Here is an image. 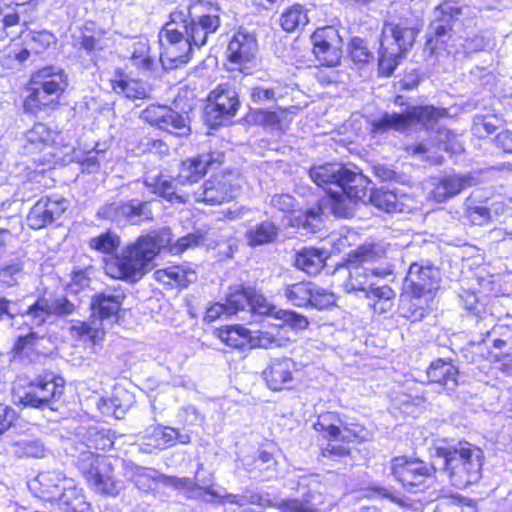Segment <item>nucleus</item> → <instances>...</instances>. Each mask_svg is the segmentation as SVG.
Masks as SVG:
<instances>
[{
	"instance_id": "obj_1",
	"label": "nucleus",
	"mask_w": 512,
	"mask_h": 512,
	"mask_svg": "<svg viewBox=\"0 0 512 512\" xmlns=\"http://www.w3.org/2000/svg\"><path fill=\"white\" fill-rule=\"evenodd\" d=\"M170 21L159 33L164 51L160 60L165 69L186 64L194 48L207 43L220 27L219 9L210 3L196 0L187 7L170 13Z\"/></svg>"
},
{
	"instance_id": "obj_2",
	"label": "nucleus",
	"mask_w": 512,
	"mask_h": 512,
	"mask_svg": "<svg viewBox=\"0 0 512 512\" xmlns=\"http://www.w3.org/2000/svg\"><path fill=\"white\" fill-rule=\"evenodd\" d=\"M171 241L170 228H161L141 235L124 247L121 253L105 262V272L114 279L138 281L148 271L161 249L169 246L170 253L180 254L188 248L203 244L204 235L196 232L180 237L174 244H171Z\"/></svg>"
},
{
	"instance_id": "obj_3",
	"label": "nucleus",
	"mask_w": 512,
	"mask_h": 512,
	"mask_svg": "<svg viewBox=\"0 0 512 512\" xmlns=\"http://www.w3.org/2000/svg\"><path fill=\"white\" fill-rule=\"evenodd\" d=\"M309 176L334 200V214L340 217L351 215L352 205L367 195L368 178L341 163L315 165L310 168Z\"/></svg>"
},
{
	"instance_id": "obj_4",
	"label": "nucleus",
	"mask_w": 512,
	"mask_h": 512,
	"mask_svg": "<svg viewBox=\"0 0 512 512\" xmlns=\"http://www.w3.org/2000/svg\"><path fill=\"white\" fill-rule=\"evenodd\" d=\"M484 462V452L474 444L459 441L435 450V465L454 487L466 488L478 482Z\"/></svg>"
},
{
	"instance_id": "obj_5",
	"label": "nucleus",
	"mask_w": 512,
	"mask_h": 512,
	"mask_svg": "<svg viewBox=\"0 0 512 512\" xmlns=\"http://www.w3.org/2000/svg\"><path fill=\"white\" fill-rule=\"evenodd\" d=\"M421 27V19L411 12L384 26L378 57L380 75L389 77L393 74L400 60L413 46Z\"/></svg>"
},
{
	"instance_id": "obj_6",
	"label": "nucleus",
	"mask_w": 512,
	"mask_h": 512,
	"mask_svg": "<svg viewBox=\"0 0 512 512\" xmlns=\"http://www.w3.org/2000/svg\"><path fill=\"white\" fill-rule=\"evenodd\" d=\"M76 305L65 295H44L21 311L17 303L6 298H0V322L8 326H14V320L21 316L24 322L31 328H40L52 325L58 318L72 315L76 311Z\"/></svg>"
},
{
	"instance_id": "obj_7",
	"label": "nucleus",
	"mask_w": 512,
	"mask_h": 512,
	"mask_svg": "<svg viewBox=\"0 0 512 512\" xmlns=\"http://www.w3.org/2000/svg\"><path fill=\"white\" fill-rule=\"evenodd\" d=\"M386 258L385 249L379 244H364L348 254V277L343 287L348 293L361 292L365 296L374 282L373 277L386 278L393 275L395 266L392 263L380 262Z\"/></svg>"
},
{
	"instance_id": "obj_8",
	"label": "nucleus",
	"mask_w": 512,
	"mask_h": 512,
	"mask_svg": "<svg viewBox=\"0 0 512 512\" xmlns=\"http://www.w3.org/2000/svg\"><path fill=\"white\" fill-rule=\"evenodd\" d=\"M447 116V110L432 105L408 106L404 113L385 112L381 117L372 121L373 133H385L389 130L406 131L414 125L431 130L438 120Z\"/></svg>"
},
{
	"instance_id": "obj_9",
	"label": "nucleus",
	"mask_w": 512,
	"mask_h": 512,
	"mask_svg": "<svg viewBox=\"0 0 512 512\" xmlns=\"http://www.w3.org/2000/svg\"><path fill=\"white\" fill-rule=\"evenodd\" d=\"M77 466L89 487L96 493L112 497L120 493V482L114 479L106 457L93 451H83L78 456Z\"/></svg>"
},
{
	"instance_id": "obj_10",
	"label": "nucleus",
	"mask_w": 512,
	"mask_h": 512,
	"mask_svg": "<svg viewBox=\"0 0 512 512\" xmlns=\"http://www.w3.org/2000/svg\"><path fill=\"white\" fill-rule=\"evenodd\" d=\"M461 15V8L454 1H445L433 11L426 33L425 52L432 56L441 50L452 53L448 42L452 38L453 24Z\"/></svg>"
},
{
	"instance_id": "obj_11",
	"label": "nucleus",
	"mask_w": 512,
	"mask_h": 512,
	"mask_svg": "<svg viewBox=\"0 0 512 512\" xmlns=\"http://www.w3.org/2000/svg\"><path fill=\"white\" fill-rule=\"evenodd\" d=\"M390 469L394 478L410 493L423 492L428 488L434 472L438 471L435 460L428 464L406 456L392 459Z\"/></svg>"
},
{
	"instance_id": "obj_12",
	"label": "nucleus",
	"mask_w": 512,
	"mask_h": 512,
	"mask_svg": "<svg viewBox=\"0 0 512 512\" xmlns=\"http://www.w3.org/2000/svg\"><path fill=\"white\" fill-rule=\"evenodd\" d=\"M240 106L238 93L230 83H221L209 93L204 119L211 128L230 123Z\"/></svg>"
},
{
	"instance_id": "obj_13",
	"label": "nucleus",
	"mask_w": 512,
	"mask_h": 512,
	"mask_svg": "<svg viewBox=\"0 0 512 512\" xmlns=\"http://www.w3.org/2000/svg\"><path fill=\"white\" fill-rule=\"evenodd\" d=\"M64 379L55 376L53 373H46L31 381L22 395H19V402L25 407L53 410V401L60 398L64 393Z\"/></svg>"
},
{
	"instance_id": "obj_14",
	"label": "nucleus",
	"mask_w": 512,
	"mask_h": 512,
	"mask_svg": "<svg viewBox=\"0 0 512 512\" xmlns=\"http://www.w3.org/2000/svg\"><path fill=\"white\" fill-rule=\"evenodd\" d=\"M140 118L150 125L178 137H187L191 134L188 116L166 105L151 104L141 112Z\"/></svg>"
},
{
	"instance_id": "obj_15",
	"label": "nucleus",
	"mask_w": 512,
	"mask_h": 512,
	"mask_svg": "<svg viewBox=\"0 0 512 512\" xmlns=\"http://www.w3.org/2000/svg\"><path fill=\"white\" fill-rule=\"evenodd\" d=\"M238 189L239 185L234 173L214 174L198 190L193 191V197L196 202L218 205L234 198Z\"/></svg>"
},
{
	"instance_id": "obj_16",
	"label": "nucleus",
	"mask_w": 512,
	"mask_h": 512,
	"mask_svg": "<svg viewBox=\"0 0 512 512\" xmlns=\"http://www.w3.org/2000/svg\"><path fill=\"white\" fill-rule=\"evenodd\" d=\"M311 39L313 53L322 66L335 67L340 63L342 39L335 27L318 28Z\"/></svg>"
},
{
	"instance_id": "obj_17",
	"label": "nucleus",
	"mask_w": 512,
	"mask_h": 512,
	"mask_svg": "<svg viewBox=\"0 0 512 512\" xmlns=\"http://www.w3.org/2000/svg\"><path fill=\"white\" fill-rule=\"evenodd\" d=\"M441 281V274L438 267H436L430 260L422 259L410 264L405 281L404 287L413 289L414 291H422V293H429L434 295L438 290Z\"/></svg>"
},
{
	"instance_id": "obj_18",
	"label": "nucleus",
	"mask_w": 512,
	"mask_h": 512,
	"mask_svg": "<svg viewBox=\"0 0 512 512\" xmlns=\"http://www.w3.org/2000/svg\"><path fill=\"white\" fill-rule=\"evenodd\" d=\"M314 428L318 432L325 433V437L331 440H341L346 443L365 438L364 428L361 425L343 423L334 412L320 415L314 424Z\"/></svg>"
},
{
	"instance_id": "obj_19",
	"label": "nucleus",
	"mask_w": 512,
	"mask_h": 512,
	"mask_svg": "<svg viewBox=\"0 0 512 512\" xmlns=\"http://www.w3.org/2000/svg\"><path fill=\"white\" fill-rule=\"evenodd\" d=\"M68 205V200L63 197L41 198L28 213L27 225L34 230L44 228L59 219L67 210Z\"/></svg>"
},
{
	"instance_id": "obj_20",
	"label": "nucleus",
	"mask_w": 512,
	"mask_h": 512,
	"mask_svg": "<svg viewBox=\"0 0 512 512\" xmlns=\"http://www.w3.org/2000/svg\"><path fill=\"white\" fill-rule=\"evenodd\" d=\"M162 484L166 487H171L177 491H184L188 499L203 500L206 503H224L225 495L216 491L209 482L203 484L196 483L193 479L188 477H177L162 475L159 477Z\"/></svg>"
},
{
	"instance_id": "obj_21",
	"label": "nucleus",
	"mask_w": 512,
	"mask_h": 512,
	"mask_svg": "<svg viewBox=\"0 0 512 512\" xmlns=\"http://www.w3.org/2000/svg\"><path fill=\"white\" fill-rule=\"evenodd\" d=\"M225 154L221 151L202 153L182 162L178 174V181L182 184L196 183L209 170L217 169L224 162Z\"/></svg>"
},
{
	"instance_id": "obj_22",
	"label": "nucleus",
	"mask_w": 512,
	"mask_h": 512,
	"mask_svg": "<svg viewBox=\"0 0 512 512\" xmlns=\"http://www.w3.org/2000/svg\"><path fill=\"white\" fill-rule=\"evenodd\" d=\"M126 298L120 286L107 287L95 293L90 302L92 315L102 324V321L117 317Z\"/></svg>"
},
{
	"instance_id": "obj_23",
	"label": "nucleus",
	"mask_w": 512,
	"mask_h": 512,
	"mask_svg": "<svg viewBox=\"0 0 512 512\" xmlns=\"http://www.w3.org/2000/svg\"><path fill=\"white\" fill-rule=\"evenodd\" d=\"M258 45L256 38L247 31H237L227 46V56L231 64L239 70H244L256 56Z\"/></svg>"
},
{
	"instance_id": "obj_24",
	"label": "nucleus",
	"mask_w": 512,
	"mask_h": 512,
	"mask_svg": "<svg viewBox=\"0 0 512 512\" xmlns=\"http://www.w3.org/2000/svg\"><path fill=\"white\" fill-rule=\"evenodd\" d=\"M472 185L473 178L469 174H446L433 179L431 196L436 202L442 203Z\"/></svg>"
},
{
	"instance_id": "obj_25",
	"label": "nucleus",
	"mask_w": 512,
	"mask_h": 512,
	"mask_svg": "<svg viewBox=\"0 0 512 512\" xmlns=\"http://www.w3.org/2000/svg\"><path fill=\"white\" fill-rule=\"evenodd\" d=\"M434 295L404 287L400 296V315L412 322L421 321L429 312Z\"/></svg>"
},
{
	"instance_id": "obj_26",
	"label": "nucleus",
	"mask_w": 512,
	"mask_h": 512,
	"mask_svg": "<svg viewBox=\"0 0 512 512\" xmlns=\"http://www.w3.org/2000/svg\"><path fill=\"white\" fill-rule=\"evenodd\" d=\"M295 363L289 358L273 359L262 375L268 387L274 391L289 388L293 380Z\"/></svg>"
},
{
	"instance_id": "obj_27",
	"label": "nucleus",
	"mask_w": 512,
	"mask_h": 512,
	"mask_svg": "<svg viewBox=\"0 0 512 512\" xmlns=\"http://www.w3.org/2000/svg\"><path fill=\"white\" fill-rule=\"evenodd\" d=\"M330 252L324 248L304 247L295 253L294 265L308 275L315 276L324 268Z\"/></svg>"
},
{
	"instance_id": "obj_28",
	"label": "nucleus",
	"mask_w": 512,
	"mask_h": 512,
	"mask_svg": "<svg viewBox=\"0 0 512 512\" xmlns=\"http://www.w3.org/2000/svg\"><path fill=\"white\" fill-rule=\"evenodd\" d=\"M426 374L431 383L440 384L446 391H454L458 385L459 371L450 359L438 358L432 361Z\"/></svg>"
},
{
	"instance_id": "obj_29",
	"label": "nucleus",
	"mask_w": 512,
	"mask_h": 512,
	"mask_svg": "<svg viewBox=\"0 0 512 512\" xmlns=\"http://www.w3.org/2000/svg\"><path fill=\"white\" fill-rule=\"evenodd\" d=\"M33 85H40L54 100L59 102L68 83L63 70L56 67H45L33 76Z\"/></svg>"
},
{
	"instance_id": "obj_30",
	"label": "nucleus",
	"mask_w": 512,
	"mask_h": 512,
	"mask_svg": "<svg viewBox=\"0 0 512 512\" xmlns=\"http://www.w3.org/2000/svg\"><path fill=\"white\" fill-rule=\"evenodd\" d=\"M54 133L42 123L35 124L22 139V152L34 155L54 143Z\"/></svg>"
},
{
	"instance_id": "obj_31",
	"label": "nucleus",
	"mask_w": 512,
	"mask_h": 512,
	"mask_svg": "<svg viewBox=\"0 0 512 512\" xmlns=\"http://www.w3.org/2000/svg\"><path fill=\"white\" fill-rule=\"evenodd\" d=\"M59 102L54 100L48 92L40 85L29 84L27 96L23 103L26 113L37 116L40 112L55 107Z\"/></svg>"
},
{
	"instance_id": "obj_32",
	"label": "nucleus",
	"mask_w": 512,
	"mask_h": 512,
	"mask_svg": "<svg viewBox=\"0 0 512 512\" xmlns=\"http://www.w3.org/2000/svg\"><path fill=\"white\" fill-rule=\"evenodd\" d=\"M56 498V503L60 510L63 512H89L90 504L86 501L82 490L69 483L68 486H63L61 495L53 496Z\"/></svg>"
},
{
	"instance_id": "obj_33",
	"label": "nucleus",
	"mask_w": 512,
	"mask_h": 512,
	"mask_svg": "<svg viewBox=\"0 0 512 512\" xmlns=\"http://www.w3.org/2000/svg\"><path fill=\"white\" fill-rule=\"evenodd\" d=\"M369 299V307L377 314H384L392 310L396 292L388 285L374 283L364 296Z\"/></svg>"
},
{
	"instance_id": "obj_34",
	"label": "nucleus",
	"mask_w": 512,
	"mask_h": 512,
	"mask_svg": "<svg viewBox=\"0 0 512 512\" xmlns=\"http://www.w3.org/2000/svg\"><path fill=\"white\" fill-rule=\"evenodd\" d=\"M312 289H314V283L310 281L284 284L281 295L293 306L307 308L313 295Z\"/></svg>"
},
{
	"instance_id": "obj_35",
	"label": "nucleus",
	"mask_w": 512,
	"mask_h": 512,
	"mask_svg": "<svg viewBox=\"0 0 512 512\" xmlns=\"http://www.w3.org/2000/svg\"><path fill=\"white\" fill-rule=\"evenodd\" d=\"M35 481L40 485L42 497L51 502H55L56 498L53 496L61 495L63 486H68L71 482L56 471L42 472L36 477Z\"/></svg>"
},
{
	"instance_id": "obj_36",
	"label": "nucleus",
	"mask_w": 512,
	"mask_h": 512,
	"mask_svg": "<svg viewBox=\"0 0 512 512\" xmlns=\"http://www.w3.org/2000/svg\"><path fill=\"white\" fill-rule=\"evenodd\" d=\"M404 195H398L392 190L374 189L369 195V202L377 209L386 213L402 212L404 210Z\"/></svg>"
},
{
	"instance_id": "obj_37",
	"label": "nucleus",
	"mask_w": 512,
	"mask_h": 512,
	"mask_svg": "<svg viewBox=\"0 0 512 512\" xmlns=\"http://www.w3.org/2000/svg\"><path fill=\"white\" fill-rule=\"evenodd\" d=\"M279 231V227L274 222L269 220L263 221L248 230V243L250 246L274 243L278 238Z\"/></svg>"
},
{
	"instance_id": "obj_38",
	"label": "nucleus",
	"mask_w": 512,
	"mask_h": 512,
	"mask_svg": "<svg viewBox=\"0 0 512 512\" xmlns=\"http://www.w3.org/2000/svg\"><path fill=\"white\" fill-rule=\"evenodd\" d=\"M146 186L153 187V192L165 198L169 202L186 203L189 201L190 194L178 190L173 180L159 177L153 181L146 180Z\"/></svg>"
},
{
	"instance_id": "obj_39",
	"label": "nucleus",
	"mask_w": 512,
	"mask_h": 512,
	"mask_svg": "<svg viewBox=\"0 0 512 512\" xmlns=\"http://www.w3.org/2000/svg\"><path fill=\"white\" fill-rule=\"evenodd\" d=\"M152 438L154 439V446L160 449L172 446L177 442L188 444L191 441L189 433H182L176 428L162 425L153 430Z\"/></svg>"
},
{
	"instance_id": "obj_40",
	"label": "nucleus",
	"mask_w": 512,
	"mask_h": 512,
	"mask_svg": "<svg viewBox=\"0 0 512 512\" xmlns=\"http://www.w3.org/2000/svg\"><path fill=\"white\" fill-rule=\"evenodd\" d=\"M25 259L16 256L0 263V283L6 287H14L23 277Z\"/></svg>"
},
{
	"instance_id": "obj_41",
	"label": "nucleus",
	"mask_w": 512,
	"mask_h": 512,
	"mask_svg": "<svg viewBox=\"0 0 512 512\" xmlns=\"http://www.w3.org/2000/svg\"><path fill=\"white\" fill-rule=\"evenodd\" d=\"M112 88L117 93L124 94L129 99H144L148 97V90L143 83L130 79L124 74L112 80Z\"/></svg>"
},
{
	"instance_id": "obj_42",
	"label": "nucleus",
	"mask_w": 512,
	"mask_h": 512,
	"mask_svg": "<svg viewBox=\"0 0 512 512\" xmlns=\"http://www.w3.org/2000/svg\"><path fill=\"white\" fill-rule=\"evenodd\" d=\"M269 82H257L248 88L249 98L252 104L264 106L277 101L280 97L278 86H272Z\"/></svg>"
},
{
	"instance_id": "obj_43",
	"label": "nucleus",
	"mask_w": 512,
	"mask_h": 512,
	"mask_svg": "<svg viewBox=\"0 0 512 512\" xmlns=\"http://www.w3.org/2000/svg\"><path fill=\"white\" fill-rule=\"evenodd\" d=\"M279 21L284 31L295 32L307 25L309 19L304 7L300 4H295L283 11Z\"/></svg>"
},
{
	"instance_id": "obj_44",
	"label": "nucleus",
	"mask_w": 512,
	"mask_h": 512,
	"mask_svg": "<svg viewBox=\"0 0 512 512\" xmlns=\"http://www.w3.org/2000/svg\"><path fill=\"white\" fill-rule=\"evenodd\" d=\"M125 221L137 225L153 219V212L149 201L131 199L125 201Z\"/></svg>"
},
{
	"instance_id": "obj_45",
	"label": "nucleus",
	"mask_w": 512,
	"mask_h": 512,
	"mask_svg": "<svg viewBox=\"0 0 512 512\" xmlns=\"http://www.w3.org/2000/svg\"><path fill=\"white\" fill-rule=\"evenodd\" d=\"M251 295H253L252 287L235 286L230 288L225 302L228 315L246 311V309L249 308Z\"/></svg>"
},
{
	"instance_id": "obj_46",
	"label": "nucleus",
	"mask_w": 512,
	"mask_h": 512,
	"mask_svg": "<svg viewBox=\"0 0 512 512\" xmlns=\"http://www.w3.org/2000/svg\"><path fill=\"white\" fill-rule=\"evenodd\" d=\"M490 340L495 349L500 351L512 350V326L506 324H498L488 330L482 341Z\"/></svg>"
},
{
	"instance_id": "obj_47",
	"label": "nucleus",
	"mask_w": 512,
	"mask_h": 512,
	"mask_svg": "<svg viewBox=\"0 0 512 512\" xmlns=\"http://www.w3.org/2000/svg\"><path fill=\"white\" fill-rule=\"evenodd\" d=\"M249 333V330L245 327L235 325L219 330L218 336L226 345L236 349H243L251 341Z\"/></svg>"
},
{
	"instance_id": "obj_48",
	"label": "nucleus",
	"mask_w": 512,
	"mask_h": 512,
	"mask_svg": "<svg viewBox=\"0 0 512 512\" xmlns=\"http://www.w3.org/2000/svg\"><path fill=\"white\" fill-rule=\"evenodd\" d=\"M120 244V236L111 230H107L95 237H92L88 242L91 249L103 254L114 253Z\"/></svg>"
},
{
	"instance_id": "obj_49",
	"label": "nucleus",
	"mask_w": 512,
	"mask_h": 512,
	"mask_svg": "<svg viewBox=\"0 0 512 512\" xmlns=\"http://www.w3.org/2000/svg\"><path fill=\"white\" fill-rule=\"evenodd\" d=\"M71 332L80 337L81 339H87L97 344L104 337V329L101 323H97L96 320L91 323L76 321L70 328Z\"/></svg>"
},
{
	"instance_id": "obj_50",
	"label": "nucleus",
	"mask_w": 512,
	"mask_h": 512,
	"mask_svg": "<svg viewBox=\"0 0 512 512\" xmlns=\"http://www.w3.org/2000/svg\"><path fill=\"white\" fill-rule=\"evenodd\" d=\"M159 278L167 276L170 280L174 281L175 284L187 287L190 283H193L197 279V275L194 270L187 266H172L165 270L157 271Z\"/></svg>"
},
{
	"instance_id": "obj_51",
	"label": "nucleus",
	"mask_w": 512,
	"mask_h": 512,
	"mask_svg": "<svg viewBox=\"0 0 512 512\" xmlns=\"http://www.w3.org/2000/svg\"><path fill=\"white\" fill-rule=\"evenodd\" d=\"M464 218L473 225L482 226L491 219L489 208L467 199L464 204Z\"/></svg>"
},
{
	"instance_id": "obj_52",
	"label": "nucleus",
	"mask_w": 512,
	"mask_h": 512,
	"mask_svg": "<svg viewBox=\"0 0 512 512\" xmlns=\"http://www.w3.org/2000/svg\"><path fill=\"white\" fill-rule=\"evenodd\" d=\"M46 451L39 439H23L14 444V453L18 457L42 458Z\"/></svg>"
},
{
	"instance_id": "obj_53",
	"label": "nucleus",
	"mask_w": 512,
	"mask_h": 512,
	"mask_svg": "<svg viewBox=\"0 0 512 512\" xmlns=\"http://www.w3.org/2000/svg\"><path fill=\"white\" fill-rule=\"evenodd\" d=\"M49 342L44 335H39L38 332L31 331L25 336H19L14 344V351L17 354H23L25 351H35L37 353L46 354L47 351H41L40 346L42 342Z\"/></svg>"
},
{
	"instance_id": "obj_54",
	"label": "nucleus",
	"mask_w": 512,
	"mask_h": 512,
	"mask_svg": "<svg viewBox=\"0 0 512 512\" xmlns=\"http://www.w3.org/2000/svg\"><path fill=\"white\" fill-rule=\"evenodd\" d=\"M296 225L302 227L308 232H315L320 229L322 225V212L319 206L312 207L304 212H301L295 218Z\"/></svg>"
},
{
	"instance_id": "obj_55",
	"label": "nucleus",
	"mask_w": 512,
	"mask_h": 512,
	"mask_svg": "<svg viewBox=\"0 0 512 512\" xmlns=\"http://www.w3.org/2000/svg\"><path fill=\"white\" fill-rule=\"evenodd\" d=\"M349 55L354 63L365 64L373 59V53L368 48L366 41L355 37L349 43Z\"/></svg>"
},
{
	"instance_id": "obj_56",
	"label": "nucleus",
	"mask_w": 512,
	"mask_h": 512,
	"mask_svg": "<svg viewBox=\"0 0 512 512\" xmlns=\"http://www.w3.org/2000/svg\"><path fill=\"white\" fill-rule=\"evenodd\" d=\"M125 201H114L99 207L96 216L113 222L125 221Z\"/></svg>"
},
{
	"instance_id": "obj_57",
	"label": "nucleus",
	"mask_w": 512,
	"mask_h": 512,
	"mask_svg": "<svg viewBox=\"0 0 512 512\" xmlns=\"http://www.w3.org/2000/svg\"><path fill=\"white\" fill-rule=\"evenodd\" d=\"M284 115L285 112L283 110L277 112L264 110L262 108H258L252 113V117L256 123L264 127L277 130H280L282 128L281 117Z\"/></svg>"
},
{
	"instance_id": "obj_58",
	"label": "nucleus",
	"mask_w": 512,
	"mask_h": 512,
	"mask_svg": "<svg viewBox=\"0 0 512 512\" xmlns=\"http://www.w3.org/2000/svg\"><path fill=\"white\" fill-rule=\"evenodd\" d=\"M312 290L313 295L311 297V301L309 302L308 307L316 308L318 310H324L336 304L335 295L332 292L328 291L327 289H324L314 284V289Z\"/></svg>"
},
{
	"instance_id": "obj_59",
	"label": "nucleus",
	"mask_w": 512,
	"mask_h": 512,
	"mask_svg": "<svg viewBox=\"0 0 512 512\" xmlns=\"http://www.w3.org/2000/svg\"><path fill=\"white\" fill-rule=\"evenodd\" d=\"M98 408L105 415L121 419L127 411L128 404L122 403L118 396L114 395L111 398H102L98 403Z\"/></svg>"
},
{
	"instance_id": "obj_60",
	"label": "nucleus",
	"mask_w": 512,
	"mask_h": 512,
	"mask_svg": "<svg viewBox=\"0 0 512 512\" xmlns=\"http://www.w3.org/2000/svg\"><path fill=\"white\" fill-rule=\"evenodd\" d=\"M163 474H159L156 470L147 468H137L133 475V481L138 489L148 491L152 488L153 483L162 481L159 479Z\"/></svg>"
},
{
	"instance_id": "obj_61",
	"label": "nucleus",
	"mask_w": 512,
	"mask_h": 512,
	"mask_svg": "<svg viewBox=\"0 0 512 512\" xmlns=\"http://www.w3.org/2000/svg\"><path fill=\"white\" fill-rule=\"evenodd\" d=\"M260 500L261 496H259L258 494H251L249 496L225 494L224 502L238 505V512H261L259 509L248 507V505L250 504H258Z\"/></svg>"
},
{
	"instance_id": "obj_62",
	"label": "nucleus",
	"mask_w": 512,
	"mask_h": 512,
	"mask_svg": "<svg viewBox=\"0 0 512 512\" xmlns=\"http://www.w3.org/2000/svg\"><path fill=\"white\" fill-rule=\"evenodd\" d=\"M275 317L294 330H304L309 325V321L304 315L292 310H279Z\"/></svg>"
},
{
	"instance_id": "obj_63",
	"label": "nucleus",
	"mask_w": 512,
	"mask_h": 512,
	"mask_svg": "<svg viewBox=\"0 0 512 512\" xmlns=\"http://www.w3.org/2000/svg\"><path fill=\"white\" fill-rule=\"evenodd\" d=\"M249 311L258 315H272L276 314V307L269 303L267 299L253 288V295H251L249 303Z\"/></svg>"
},
{
	"instance_id": "obj_64",
	"label": "nucleus",
	"mask_w": 512,
	"mask_h": 512,
	"mask_svg": "<svg viewBox=\"0 0 512 512\" xmlns=\"http://www.w3.org/2000/svg\"><path fill=\"white\" fill-rule=\"evenodd\" d=\"M86 446L91 451V449L95 450H105L108 447H111L112 442L107 437L104 431H100L97 428H89L86 432Z\"/></svg>"
}]
</instances>
